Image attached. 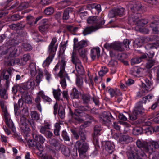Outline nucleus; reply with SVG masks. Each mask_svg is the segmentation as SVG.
<instances>
[{
	"label": "nucleus",
	"mask_w": 159,
	"mask_h": 159,
	"mask_svg": "<svg viewBox=\"0 0 159 159\" xmlns=\"http://www.w3.org/2000/svg\"><path fill=\"white\" fill-rule=\"evenodd\" d=\"M17 49L14 47H12L7 49L3 51V54H5L8 53L9 54V57L8 64L9 66H12L14 65L16 62L17 63H19L20 65L23 66L25 65L26 62L31 59V56L29 54H24L22 58L20 60L19 59H16L14 60L11 57H14L17 51Z\"/></svg>",
	"instance_id": "obj_1"
},
{
	"label": "nucleus",
	"mask_w": 159,
	"mask_h": 159,
	"mask_svg": "<svg viewBox=\"0 0 159 159\" xmlns=\"http://www.w3.org/2000/svg\"><path fill=\"white\" fill-rule=\"evenodd\" d=\"M66 64V61L64 58H62L60 61H59L53 69V71L56 73L58 70L60 71L58 73V76L61 78L60 83L62 88H65L66 86L65 78L69 79L68 74L65 71V69Z\"/></svg>",
	"instance_id": "obj_2"
},
{
	"label": "nucleus",
	"mask_w": 159,
	"mask_h": 159,
	"mask_svg": "<svg viewBox=\"0 0 159 159\" xmlns=\"http://www.w3.org/2000/svg\"><path fill=\"white\" fill-rule=\"evenodd\" d=\"M57 42L56 38V37L53 38L48 46V52L49 53V56L46 58L43 64V66L44 67H48L54 58L57 48V46L55 45V44Z\"/></svg>",
	"instance_id": "obj_3"
},
{
	"label": "nucleus",
	"mask_w": 159,
	"mask_h": 159,
	"mask_svg": "<svg viewBox=\"0 0 159 159\" xmlns=\"http://www.w3.org/2000/svg\"><path fill=\"white\" fill-rule=\"evenodd\" d=\"M89 106L87 104L86 106H80L78 107V108L75 110V111L73 112L70 108H69V114L71 117L77 121L82 123L84 121V120L79 116H82L84 113L82 111H86L88 110Z\"/></svg>",
	"instance_id": "obj_4"
},
{
	"label": "nucleus",
	"mask_w": 159,
	"mask_h": 159,
	"mask_svg": "<svg viewBox=\"0 0 159 159\" xmlns=\"http://www.w3.org/2000/svg\"><path fill=\"white\" fill-rule=\"evenodd\" d=\"M126 154L128 159H146L147 158L143 151L137 148L130 147Z\"/></svg>",
	"instance_id": "obj_5"
},
{
	"label": "nucleus",
	"mask_w": 159,
	"mask_h": 159,
	"mask_svg": "<svg viewBox=\"0 0 159 159\" xmlns=\"http://www.w3.org/2000/svg\"><path fill=\"white\" fill-rule=\"evenodd\" d=\"M140 16V15H137L136 13L129 15L128 19V23L130 25H136L139 27L143 26L148 22L145 20L141 19Z\"/></svg>",
	"instance_id": "obj_6"
},
{
	"label": "nucleus",
	"mask_w": 159,
	"mask_h": 159,
	"mask_svg": "<svg viewBox=\"0 0 159 159\" xmlns=\"http://www.w3.org/2000/svg\"><path fill=\"white\" fill-rule=\"evenodd\" d=\"M89 123H90V122L88 121H85L84 124H82L80 126L78 131L73 129L71 130L74 138L76 139H79L80 137L81 140L82 142H84L86 140V135L83 129L87 127Z\"/></svg>",
	"instance_id": "obj_7"
},
{
	"label": "nucleus",
	"mask_w": 159,
	"mask_h": 159,
	"mask_svg": "<svg viewBox=\"0 0 159 159\" xmlns=\"http://www.w3.org/2000/svg\"><path fill=\"white\" fill-rule=\"evenodd\" d=\"M71 61L75 65L77 73L80 75H84L85 73L84 69L81 64L80 61L77 57L76 52L74 51L72 54Z\"/></svg>",
	"instance_id": "obj_8"
},
{
	"label": "nucleus",
	"mask_w": 159,
	"mask_h": 159,
	"mask_svg": "<svg viewBox=\"0 0 159 159\" xmlns=\"http://www.w3.org/2000/svg\"><path fill=\"white\" fill-rule=\"evenodd\" d=\"M145 83H142L141 86L143 89L142 90L138 92L136 94V97L138 98L144 95L146 93L152 90V83L147 78L145 80Z\"/></svg>",
	"instance_id": "obj_9"
},
{
	"label": "nucleus",
	"mask_w": 159,
	"mask_h": 159,
	"mask_svg": "<svg viewBox=\"0 0 159 159\" xmlns=\"http://www.w3.org/2000/svg\"><path fill=\"white\" fill-rule=\"evenodd\" d=\"M88 24L91 25H95L94 27L101 28L104 24L105 21L103 17H99L96 16H92L89 17L87 20Z\"/></svg>",
	"instance_id": "obj_10"
},
{
	"label": "nucleus",
	"mask_w": 159,
	"mask_h": 159,
	"mask_svg": "<svg viewBox=\"0 0 159 159\" xmlns=\"http://www.w3.org/2000/svg\"><path fill=\"white\" fill-rule=\"evenodd\" d=\"M20 123L22 126L21 127L23 132L26 136H27L30 130V129L27 126L28 119H27L25 116L22 114L20 116Z\"/></svg>",
	"instance_id": "obj_11"
},
{
	"label": "nucleus",
	"mask_w": 159,
	"mask_h": 159,
	"mask_svg": "<svg viewBox=\"0 0 159 159\" xmlns=\"http://www.w3.org/2000/svg\"><path fill=\"white\" fill-rule=\"evenodd\" d=\"M81 141L84 142H84H82L80 139V140L77 141L76 143V146L78 150L80 156L85 153L89 148V145L88 143H84L82 144Z\"/></svg>",
	"instance_id": "obj_12"
},
{
	"label": "nucleus",
	"mask_w": 159,
	"mask_h": 159,
	"mask_svg": "<svg viewBox=\"0 0 159 159\" xmlns=\"http://www.w3.org/2000/svg\"><path fill=\"white\" fill-rule=\"evenodd\" d=\"M73 41V48L74 49L76 50L82 49L83 48L86 47L88 45L87 41L81 40L78 42V39L77 38H74Z\"/></svg>",
	"instance_id": "obj_13"
},
{
	"label": "nucleus",
	"mask_w": 159,
	"mask_h": 159,
	"mask_svg": "<svg viewBox=\"0 0 159 159\" xmlns=\"http://www.w3.org/2000/svg\"><path fill=\"white\" fill-rule=\"evenodd\" d=\"M53 113L54 115H56L58 112V115L60 118L61 119L64 118L65 116V113L64 109L62 106H59V109L58 111V105L57 102L55 104L54 107Z\"/></svg>",
	"instance_id": "obj_14"
},
{
	"label": "nucleus",
	"mask_w": 159,
	"mask_h": 159,
	"mask_svg": "<svg viewBox=\"0 0 159 159\" xmlns=\"http://www.w3.org/2000/svg\"><path fill=\"white\" fill-rule=\"evenodd\" d=\"M101 118V121L104 124L106 123H109L114 119L111 113L109 111H105L102 113Z\"/></svg>",
	"instance_id": "obj_15"
},
{
	"label": "nucleus",
	"mask_w": 159,
	"mask_h": 159,
	"mask_svg": "<svg viewBox=\"0 0 159 159\" xmlns=\"http://www.w3.org/2000/svg\"><path fill=\"white\" fill-rule=\"evenodd\" d=\"M133 6L131 7V10L132 13H137V15H140V13L141 5L140 2L138 1H134L132 2Z\"/></svg>",
	"instance_id": "obj_16"
},
{
	"label": "nucleus",
	"mask_w": 159,
	"mask_h": 159,
	"mask_svg": "<svg viewBox=\"0 0 159 159\" xmlns=\"http://www.w3.org/2000/svg\"><path fill=\"white\" fill-rule=\"evenodd\" d=\"M143 101H139L136 103V106L134 110V114L138 115L142 114L144 112V108L143 107Z\"/></svg>",
	"instance_id": "obj_17"
},
{
	"label": "nucleus",
	"mask_w": 159,
	"mask_h": 159,
	"mask_svg": "<svg viewBox=\"0 0 159 159\" xmlns=\"http://www.w3.org/2000/svg\"><path fill=\"white\" fill-rule=\"evenodd\" d=\"M107 90L110 95L111 97H117L122 96V93L118 89H113L112 88H107Z\"/></svg>",
	"instance_id": "obj_18"
},
{
	"label": "nucleus",
	"mask_w": 159,
	"mask_h": 159,
	"mask_svg": "<svg viewBox=\"0 0 159 159\" xmlns=\"http://www.w3.org/2000/svg\"><path fill=\"white\" fill-rule=\"evenodd\" d=\"M70 14H74L73 9L70 7L66 9L63 14L62 19L66 20H68L70 17Z\"/></svg>",
	"instance_id": "obj_19"
},
{
	"label": "nucleus",
	"mask_w": 159,
	"mask_h": 159,
	"mask_svg": "<svg viewBox=\"0 0 159 159\" xmlns=\"http://www.w3.org/2000/svg\"><path fill=\"white\" fill-rule=\"evenodd\" d=\"M98 29V28L94 27L93 26L86 27L83 31V34L84 36L90 34L91 33L94 32Z\"/></svg>",
	"instance_id": "obj_20"
},
{
	"label": "nucleus",
	"mask_w": 159,
	"mask_h": 159,
	"mask_svg": "<svg viewBox=\"0 0 159 159\" xmlns=\"http://www.w3.org/2000/svg\"><path fill=\"white\" fill-rule=\"evenodd\" d=\"M137 146L139 148H143L146 149L148 151L149 150V148L148 147V144L147 142L142 140L138 139L136 141Z\"/></svg>",
	"instance_id": "obj_21"
},
{
	"label": "nucleus",
	"mask_w": 159,
	"mask_h": 159,
	"mask_svg": "<svg viewBox=\"0 0 159 159\" xmlns=\"http://www.w3.org/2000/svg\"><path fill=\"white\" fill-rule=\"evenodd\" d=\"M132 141L133 139L132 137L126 135L121 136L119 139V142L122 143H128Z\"/></svg>",
	"instance_id": "obj_22"
},
{
	"label": "nucleus",
	"mask_w": 159,
	"mask_h": 159,
	"mask_svg": "<svg viewBox=\"0 0 159 159\" xmlns=\"http://www.w3.org/2000/svg\"><path fill=\"white\" fill-rule=\"evenodd\" d=\"M118 65L117 61L114 60H111L110 61L108 64V66L110 68L112 73H114L116 71V68Z\"/></svg>",
	"instance_id": "obj_23"
},
{
	"label": "nucleus",
	"mask_w": 159,
	"mask_h": 159,
	"mask_svg": "<svg viewBox=\"0 0 159 159\" xmlns=\"http://www.w3.org/2000/svg\"><path fill=\"white\" fill-rule=\"evenodd\" d=\"M105 150L109 154H112L114 149V146L113 144L110 141L107 142L105 144Z\"/></svg>",
	"instance_id": "obj_24"
},
{
	"label": "nucleus",
	"mask_w": 159,
	"mask_h": 159,
	"mask_svg": "<svg viewBox=\"0 0 159 159\" xmlns=\"http://www.w3.org/2000/svg\"><path fill=\"white\" fill-rule=\"evenodd\" d=\"M51 144L54 146L57 151H59L63 145L60 143L58 140L55 139H52L51 141Z\"/></svg>",
	"instance_id": "obj_25"
},
{
	"label": "nucleus",
	"mask_w": 159,
	"mask_h": 159,
	"mask_svg": "<svg viewBox=\"0 0 159 159\" xmlns=\"http://www.w3.org/2000/svg\"><path fill=\"white\" fill-rule=\"evenodd\" d=\"M100 55V50L98 48H93L91 50L90 56L93 60L95 58L96 56L98 57Z\"/></svg>",
	"instance_id": "obj_26"
},
{
	"label": "nucleus",
	"mask_w": 159,
	"mask_h": 159,
	"mask_svg": "<svg viewBox=\"0 0 159 159\" xmlns=\"http://www.w3.org/2000/svg\"><path fill=\"white\" fill-rule=\"evenodd\" d=\"M43 76V72L42 70L39 69L37 70V75L36 77V82L39 85L40 82L42 81Z\"/></svg>",
	"instance_id": "obj_27"
},
{
	"label": "nucleus",
	"mask_w": 159,
	"mask_h": 159,
	"mask_svg": "<svg viewBox=\"0 0 159 159\" xmlns=\"http://www.w3.org/2000/svg\"><path fill=\"white\" fill-rule=\"evenodd\" d=\"M33 137L36 141L38 142V143L43 144L44 142L45 139L41 135L34 133L33 134Z\"/></svg>",
	"instance_id": "obj_28"
},
{
	"label": "nucleus",
	"mask_w": 159,
	"mask_h": 159,
	"mask_svg": "<svg viewBox=\"0 0 159 159\" xmlns=\"http://www.w3.org/2000/svg\"><path fill=\"white\" fill-rule=\"evenodd\" d=\"M52 93L54 97L57 101L62 100V98L60 97L61 92L59 89L57 90L53 89Z\"/></svg>",
	"instance_id": "obj_29"
},
{
	"label": "nucleus",
	"mask_w": 159,
	"mask_h": 159,
	"mask_svg": "<svg viewBox=\"0 0 159 159\" xmlns=\"http://www.w3.org/2000/svg\"><path fill=\"white\" fill-rule=\"evenodd\" d=\"M143 133V129L141 127L136 126L132 130L133 134L134 135H138Z\"/></svg>",
	"instance_id": "obj_30"
},
{
	"label": "nucleus",
	"mask_w": 159,
	"mask_h": 159,
	"mask_svg": "<svg viewBox=\"0 0 159 159\" xmlns=\"http://www.w3.org/2000/svg\"><path fill=\"white\" fill-rule=\"evenodd\" d=\"M102 128L100 125H96L94 128V132L92 134L93 137H98L101 134L100 131Z\"/></svg>",
	"instance_id": "obj_31"
},
{
	"label": "nucleus",
	"mask_w": 159,
	"mask_h": 159,
	"mask_svg": "<svg viewBox=\"0 0 159 159\" xmlns=\"http://www.w3.org/2000/svg\"><path fill=\"white\" fill-rule=\"evenodd\" d=\"M158 22L156 20L151 22L150 27L152 28V30L154 33L158 34L159 30H158V27L157 26L158 25Z\"/></svg>",
	"instance_id": "obj_32"
},
{
	"label": "nucleus",
	"mask_w": 159,
	"mask_h": 159,
	"mask_svg": "<svg viewBox=\"0 0 159 159\" xmlns=\"http://www.w3.org/2000/svg\"><path fill=\"white\" fill-rule=\"evenodd\" d=\"M112 49L119 51L122 52L124 51V48L122 47V44L120 43H113Z\"/></svg>",
	"instance_id": "obj_33"
},
{
	"label": "nucleus",
	"mask_w": 159,
	"mask_h": 159,
	"mask_svg": "<svg viewBox=\"0 0 159 159\" xmlns=\"http://www.w3.org/2000/svg\"><path fill=\"white\" fill-rule=\"evenodd\" d=\"M159 46V43L157 42L156 43H149L145 46V48L148 50L156 48Z\"/></svg>",
	"instance_id": "obj_34"
},
{
	"label": "nucleus",
	"mask_w": 159,
	"mask_h": 159,
	"mask_svg": "<svg viewBox=\"0 0 159 159\" xmlns=\"http://www.w3.org/2000/svg\"><path fill=\"white\" fill-rule=\"evenodd\" d=\"M81 98L83 103L84 104H88L89 102L90 99V96L88 94H84L82 95Z\"/></svg>",
	"instance_id": "obj_35"
},
{
	"label": "nucleus",
	"mask_w": 159,
	"mask_h": 159,
	"mask_svg": "<svg viewBox=\"0 0 159 159\" xmlns=\"http://www.w3.org/2000/svg\"><path fill=\"white\" fill-rule=\"evenodd\" d=\"M70 4L69 1L64 0L61 1L58 3V6L59 9H62L66 7Z\"/></svg>",
	"instance_id": "obj_36"
},
{
	"label": "nucleus",
	"mask_w": 159,
	"mask_h": 159,
	"mask_svg": "<svg viewBox=\"0 0 159 159\" xmlns=\"http://www.w3.org/2000/svg\"><path fill=\"white\" fill-rule=\"evenodd\" d=\"M27 90L31 89H33L35 85L34 81L33 80H30L25 84Z\"/></svg>",
	"instance_id": "obj_37"
},
{
	"label": "nucleus",
	"mask_w": 159,
	"mask_h": 159,
	"mask_svg": "<svg viewBox=\"0 0 159 159\" xmlns=\"http://www.w3.org/2000/svg\"><path fill=\"white\" fill-rule=\"evenodd\" d=\"M11 70L10 69H8L7 71L6 70H3L2 73L3 79L6 80H8L10 77L11 76Z\"/></svg>",
	"instance_id": "obj_38"
},
{
	"label": "nucleus",
	"mask_w": 159,
	"mask_h": 159,
	"mask_svg": "<svg viewBox=\"0 0 159 159\" xmlns=\"http://www.w3.org/2000/svg\"><path fill=\"white\" fill-rule=\"evenodd\" d=\"M22 99L25 103L28 104H31L32 102V100L30 97L28 95V93H26L23 94L22 96Z\"/></svg>",
	"instance_id": "obj_39"
},
{
	"label": "nucleus",
	"mask_w": 159,
	"mask_h": 159,
	"mask_svg": "<svg viewBox=\"0 0 159 159\" xmlns=\"http://www.w3.org/2000/svg\"><path fill=\"white\" fill-rule=\"evenodd\" d=\"M24 17L23 16H20L18 14H14L8 18L11 21H15L19 20Z\"/></svg>",
	"instance_id": "obj_40"
},
{
	"label": "nucleus",
	"mask_w": 159,
	"mask_h": 159,
	"mask_svg": "<svg viewBox=\"0 0 159 159\" xmlns=\"http://www.w3.org/2000/svg\"><path fill=\"white\" fill-rule=\"evenodd\" d=\"M79 92L75 87L73 88L72 92L70 94L71 98L72 99L78 98H79Z\"/></svg>",
	"instance_id": "obj_41"
},
{
	"label": "nucleus",
	"mask_w": 159,
	"mask_h": 159,
	"mask_svg": "<svg viewBox=\"0 0 159 159\" xmlns=\"http://www.w3.org/2000/svg\"><path fill=\"white\" fill-rule=\"evenodd\" d=\"M29 68L30 73V75L32 77H34L35 76L37 71L36 70V67L32 64H30L29 66Z\"/></svg>",
	"instance_id": "obj_42"
},
{
	"label": "nucleus",
	"mask_w": 159,
	"mask_h": 159,
	"mask_svg": "<svg viewBox=\"0 0 159 159\" xmlns=\"http://www.w3.org/2000/svg\"><path fill=\"white\" fill-rule=\"evenodd\" d=\"M26 20L27 21V24L30 26L34 25V23L35 21V18L32 16L29 15L27 16Z\"/></svg>",
	"instance_id": "obj_43"
},
{
	"label": "nucleus",
	"mask_w": 159,
	"mask_h": 159,
	"mask_svg": "<svg viewBox=\"0 0 159 159\" xmlns=\"http://www.w3.org/2000/svg\"><path fill=\"white\" fill-rule=\"evenodd\" d=\"M6 124L7 126L10 128L13 132L15 131V128L12 120L11 119L5 121Z\"/></svg>",
	"instance_id": "obj_44"
},
{
	"label": "nucleus",
	"mask_w": 159,
	"mask_h": 159,
	"mask_svg": "<svg viewBox=\"0 0 159 159\" xmlns=\"http://www.w3.org/2000/svg\"><path fill=\"white\" fill-rule=\"evenodd\" d=\"M115 11L116 16H122L125 14V9L123 7L115 9Z\"/></svg>",
	"instance_id": "obj_45"
},
{
	"label": "nucleus",
	"mask_w": 159,
	"mask_h": 159,
	"mask_svg": "<svg viewBox=\"0 0 159 159\" xmlns=\"http://www.w3.org/2000/svg\"><path fill=\"white\" fill-rule=\"evenodd\" d=\"M61 152L66 156H67L70 154V150L68 147L64 145L62 146L61 147Z\"/></svg>",
	"instance_id": "obj_46"
},
{
	"label": "nucleus",
	"mask_w": 159,
	"mask_h": 159,
	"mask_svg": "<svg viewBox=\"0 0 159 159\" xmlns=\"http://www.w3.org/2000/svg\"><path fill=\"white\" fill-rule=\"evenodd\" d=\"M55 129L54 131V134L57 136L59 135V132L60 130L61 127L59 123H56L54 125Z\"/></svg>",
	"instance_id": "obj_47"
},
{
	"label": "nucleus",
	"mask_w": 159,
	"mask_h": 159,
	"mask_svg": "<svg viewBox=\"0 0 159 159\" xmlns=\"http://www.w3.org/2000/svg\"><path fill=\"white\" fill-rule=\"evenodd\" d=\"M50 125L47 124H45L44 126L41 127L40 132L42 134H45L48 131L47 129H50Z\"/></svg>",
	"instance_id": "obj_48"
},
{
	"label": "nucleus",
	"mask_w": 159,
	"mask_h": 159,
	"mask_svg": "<svg viewBox=\"0 0 159 159\" xmlns=\"http://www.w3.org/2000/svg\"><path fill=\"white\" fill-rule=\"evenodd\" d=\"M145 41V39L144 38L140 37L139 38L135 39L134 43L138 47H140Z\"/></svg>",
	"instance_id": "obj_49"
},
{
	"label": "nucleus",
	"mask_w": 159,
	"mask_h": 159,
	"mask_svg": "<svg viewBox=\"0 0 159 159\" xmlns=\"http://www.w3.org/2000/svg\"><path fill=\"white\" fill-rule=\"evenodd\" d=\"M29 6V5L28 3L27 2H22L19 5L18 7V10L21 11L28 8Z\"/></svg>",
	"instance_id": "obj_50"
},
{
	"label": "nucleus",
	"mask_w": 159,
	"mask_h": 159,
	"mask_svg": "<svg viewBox=\"0 0 159 159\" xmlns=\"http://www.w3.org/2000/svg\"><path fill=\"white\" fill-rule=\"evenodd\" d=\"M80 56L82 58L86 60H87V58L86 56V50L84 49H82L78 50Z\"/></svg>",
	"instance_id": "obj_51"
},
{
	"label": "nucleus",
	"mask_w": 159,
	"mask_h": 159,
	"mask_svg": "<svg viewBox=\"0 0 159 159\" xmlns=\"http://www.w3.org/2000/svg\"><path fill=\"white\" fill-rule=\"evenodd\" d=\"M0 95L1 97L4 99H7L8 98V94L7 91L5 89H2L0 90Z\"/></svg>",
	"instance_id": "obj_52"
},
{
	"label": "nucleus",
	"mask_w": 159,
	"mask_h": 159,
	"mask_svg": "<svg viewBox=\"0 0 159 159\" xmlns=\"http://www.w3.org/2000/svg\"><path fill=\"white\" fill-rule=\"evenodd\" d=\"M22 46L23 49L25 51H30L32 49L31 46L30 44L27 43H23Z\"/></svg>",
	"instance_id": "obj_53"
},
{
	"label": "nucleus",
	"mask_w": 159,
	"mask_h": 159,
	"mask_svg": "<svg viewBox=\"0 0 159 159\" xmlns=\"http://www.w3.org/2000/svg\"><path fill=\"white\" fill-rule=\"evenodd\" d=\"M31 116L32 118L37 121L40 120V115L36 111H33L31 112Z\"/></svg>",
	"instance_id": "obj_54"
},
{
	"label": "nucleus",
	"mask_w": 159,
	"mask_h": 159,
	"mask_svg": "<svg viewBox=\"0 0 159 159\" xmlns=\"http://www.w3.org/2000/svg\"><path fill=\"white\" fill-rule=\"evenodd\" d=\"M149 159H159V152L156 151L152 154H150L149 156Z\"/></svg>",
	"instance_id": "obj_55"
},
{
	"label": "nucleus",
	"mask_w": 159,
	"mask_h": 159,
	"mask_svg": "<svg viewBox=\"0 0 159 159\" xmlns=\"http://www.w3.org/2000/svg\"><path fill=\"white\" fill-rule=\"evenodd\" d=\"M54 12L53 8L51 7L46 8L44 10V13L47 15H50L53 13Z\"/></svg>",
	"instance_id": "obj_56"
},
{
	"label": "nucleus",
	"mask_w": 159,
	"mask_h": 159,
	"mask_svg": "<svg viewBox=\"0 0 159 159\" xmlns=\"http://www.w3.org/2000/svg\"><path fill=\"white\" fill-rule=\"evenodd\" d=\"M108 72V69L106 66L102 67L101 70L99 72V75L101 77L104 76Z\"/></svg>",
	"instance_id": "obj_57"
},
{
	"label": "nucleus",
	"mask_w": 159,
	"mask_h": 159,
	"mask_svg": "<svg viewBox=\"0 0 159 159\" xmlns=\"http://www.w3.org/2000/svg\"><path fill=\"white\" fill-rule=\"evenodd\" d=\"M49 27V25L47 24H44L39 27V30L41 32L45 31Z\"/></svg>",
	"instance_id": "obj_58"
},
{
	"label": "nucleus",
	"mask_w": 159,
	"mask_h": 159,
	"mask_svg": "<svg viewBox=\"0 0 159 159\" xmlns=\"http://www.w3.org/2000/svg\"><path fill=\"white\" fill-rule=\"evenodd\" d=\"M37 144L38 143L36 141L32 139L29 140L27 142V144L29 147H32L34 148L36 146V147Z\"/></svg>",
	"instance_id": "obj_59"
},
{
	"label": "nucleus",
	"mask_w": 159,
	"mask_h": 159,
	"mask_svg": "<svg viewBox=\"0 0 159 159\" xmlns=\"http://www.w3.org/2000/svg\"><path fill=\"white\" fill-rule=\"evenodd\" d=\"M155 63V60H148L146 65V68L148 69L151 68L154 65Z\"/></svg>",
	"instance_id": "obj_60"
},
{
	"label": "nucleus",
	"mask_w": 159,
	"mask_h": 159,
	"mask_svg": "<svg viewBox=\"0 0 159 159\" xmlns=\"http://www.w3.org/2000/svg\"><path fill=\"white\" fill-rule=\"evenodd\" d=\"M17 85L18 90L20 92L24 93L25 90H27L25 84H17Z\"/></svg>",
	"instance_id": "obj_61"
},
{
	"label": "nucleus",
	"mask_w": 159,
	"mask_h": 159,
	"mask_svg": "<svg viewBox=\"0 0 159 159\" xmlns=\"http://www.w3.org/2000/svg\"><path fill=\"white\" fill-rule=\"evenodd\" d=\"M62 136L64 140L66 141H70V138L68 135L66 131L63 130L62 131Z\"/></svg>",
	"instance_id": "obj_62"
},
{
	"label": "nucleus",
	"mask_w": 159,
	"mask_h": 159,
	"mask_svg": "<svg viewBox=\"0 0 159 159\" xmlns=\"http://www.w3.org/2000/svg\"><path fill=\"white\" fill-rule=\"evenodd\" d=\"M28 123L30 125L33 130L35 129L36 128L35 123L33 119H31L30 118L28 119Z\"/></svg>",
	"instance_id": "obj_63"
},
{
	"label": "nucleus",
	"mask_w": 159,
	"mask_h": 159,
	"mask_svg": "<svg viewBox=\"0 0 159 159\" xmlns=\"http://www.w3.org/2000/svg\"><path fill=\"white\" fill-rule=\"evenodd\" d=\"M131 74L134 76H137L140 73V71L139 69L137 67L135 68H132L131 70Z\"/></svg>",
	"instance_id": "obj_64"
}]
</instances>
